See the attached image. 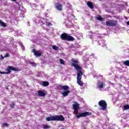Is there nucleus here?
<instances>
[{
	"label": "nucleus",
	"mask_w": 129,
	"mask_h": 129,
	"mask_svg": "<svg viewBox=\"0 0 129 129\" xmlns=\"http://www.w3.org/2000/svg\"><path fill=\"white\" fill-rule=\"evenodd\" d=\"M59 87L62 89H63V90H66L63 91V92L62 94L63 96H67V95H68V94L70 93V91H69L70 88L69 87V86L60 85Z\"/></svg>",
	"instance_id": "4"
},
{
	"label": "nucleus",
	"mask_w": 129,
	"mask_h": 129,
	"mask_svg": "<svg viewBox=\"0 0 129 129\" xmlns=\"http://www.w3.org/2000/svg\"><path fill=\"white\" fill-rule=\"evenodd\" d=\"M126 24H127V25H128V26H129V21H127V22H126Z\"/></svg>",
	"instance_id": "31"
},
{
	"label": "nucleus",
	"mask_w": 129,
	"mask_h": 129,
	"mask_svg": "<svg viewBox=\"0 0 129 129\" xmlns=\"http://www.w3.org/2000/svg\"><path fill=\"white\" fill-rule=\"evenodd\" d=\"M44 129H48L49 128V126L48 125H43Z\"/></svg>",
	"instance_id": "25"
},
{
	"label": "nucleus",
	"mask_w": 129,
	"mask_h": 129,
	"mask_svg": "<svg viewBox=\"0 0 129 129\" xmlns=\"http://www.w3.org/2000/svg\"><path fill=\"white\" fill-rule=\"evenodd\" d=\"M60 38L61 40H66V41H74L75 40V38H74L73 37L68 35L67 33H65L61 34Z\"/></svg>",
	"instance_id": "3"
},
{
	"label": "nucleus",
	"mask_w": 129,
	"mask_h": 129,
	"mask_svg": "<svg viewBox=\"0 0 129 129\" xmlns=\"http://www.w3.org/2000/svg\"><path fill=\"white\" fill-rule=\"evenodd\" d=\"M87 5L90 9H94V6H93V4L91 2H88Z\"/></svg>",
	"instance_id": "14"
},
{
	"label": "nucleus",
	"mask_w": 129,
	"mask_h": 129,
	"mask_svg": "<svg viewBox=\"0 0 129 129\" xmlns=\"http://www.w3.org/2000/svg\"><path fill=\"white\" fill-rule=\"evenodd\" d=\"M32 52L34 53L35 56H38V57L42 56V53L40 51L36 50L35 49H33Z\"/></svg>",
	"instance_id": "9"
},
{
	"label": "nucleus",
	"mask_w": 129,
	"mask_h": 129,
	"mask_svg": "<svg viewBox=\"0 0 129 129\" xmlns=\"http://www.w3.org/2000/svg\"><path fill=\"white\" fill-rule=\"evenodd\" d=\"M30 64H31L32 65V66H33V67H37V64H36V63H35L34 62H30Z\"/></svg>",
	"instance_id": "24"
},
{
	"label": "nucleus",
	"mask_w": 129,
	"mask_h": 129,
	"mask_svg": "<svg viewBox=\"0 0 129 129\" xmlns=\"http://www.w3.org/2000/svg\"><path fill=\"white\" fill-rule=\"evenodd\" d=\"M97 20H98V21H104V18L101 17V16H98V17H97Z\"/></svg>",
	"instance_id": "21"
},
{
	"label": "nucleus",
	"mask_w": 129,
	"mask_h": 129,
	"mask_svg": "<svg viewBox=\"0 0 129 129\" xmlns=\"http://www.w3.org/2000/svg\"><path fill=\"white\" fill-rule=\"evenodd\" d=\"M38 94L41 97H44V96H46V94L42 91H39L38 92Z\"/></svg>",
	"instance_id": "13"
},
{
	"label": "nucleus",
	"mask_w": 129,
	"mask_h": 129,
	"mask_svg": "<svg viewBox=\"0 0 129 129\" xmlns=\"http://www.w3.org/2000/svg\"><path fill=\"white\" fill-rule=\"evenodd\" d=\"M79 61L77 60L72 59V66H73L74 69L77 71V82L80 86L82 87L84 85V83L81 81L83 73L82 71V68L79 66Z\"/></svg>",
	"instance_id": "1"
},
{
	"label": "nucleus",
	"mask_w": 129,
	"mask_h": 129,
	"mask_svg": "<svg viewBox=\"0 0 129 129\" xmlns=\"http://www.w3.org/2000/svg\"><path fill=\"white\" fill-rule=\"evenodd\" d=\"M1 59H2V60H3V59H4V57H2V58L1 57Z\"/></svg>",
	"instance_id": "33"
},
{
	"label": "nucleus",
	"mask_w": 129,
	"mask_h": 129,
	"mask_svg": "<svg viewBox=\"0 0 129 129\" xmlns=\"http://www.w3.org/2000/svg\"><path fill=\"white\" fill-rule=\"evenodd\" d=\"M98 87L100 89H102V88H104L105 85L103 83V82H100L98 84Z\"/></svg>",
	"instance_id": "11"
},
{
	"label": "nucleus",
	"mask_w": 129,
	"mask_h": 129,
	"mask_svg": "<svg viewBox=\"0 0 129 129\" xmlns=\"http://www.w3.org/2000/svg\"><path fill=\"white\" fill-rule=\"evenodd\" d=\"M15 3L18 5L19 6V7H20V4H19V3H18L17 1L15 2Z\"/></svg>",
	"instance_id": "30"
},
{
	"label": "nucleus",
	"mask_w": 129,
	"mask_h": 129,
	"mask_svg": "<svg viewBox=\"0 0 129 129\" xmlns=\"http://www.w3.org/2000/svg\"><path fill=\"white\" fill-rule=\"evenodd\" d=\"M45 119L46 120H47V121H53L55 120H56L57 121H63V120H65V118H64V116L61 115H55L54 116H51L50 117H46Z\"/></svg>",
	"instance_id": "2"
},
{
	"label": "nucleus",
	"mask_w": 129,
	"mask_h": 129,
	"mask_svg": "<svg viewBox=\"0 0 129 129\" xmlns=\"http://www.w3.org/2000/svg\"><path fill=\"white\" fill-rule=\"evenodd\" d=\"M106 25L108 27H116V26H117V21L110 20L109 21H106Z\"/></svg>",
	"instance_id": "6"
},
{
	"label": "nucleus",
	"mask_w": 129,
	"mask_h": 129,
	"mask_svg": "<svg viewBox=\"0 0 129 129\" xmlns=\"http://www.w3.org/2000/svg\"><path fill=\"white\" fill-rule=\"evenodd\" d=\"M10 66H9L6 68L7 72H1L0 71V74H10L11 73V69H10Z\"/></svg>",
	"instance_id": "10"
},
{
	"label": "nucleus",
	"mask_w": 129,
	"mask_h": 129,
	"mask_svg": "<svg viewBox=\"0 0 129 129\" xmlns=\"http://www.w3.org/2000/svg\"><path fill=\"white\" fill-rule=\"evenodd\" d=\"M124 65H125L126 66H129V60H126L124 61L123 62Z\"/></svg>",
	"instance_id": "22"
},
{
	"label": "nucleus",
	"mask_w": 129,
	"mask_h": 129,
	"mask_svg": "<svg viewBox=\"0 0 129 129\" xmlns=\"http://www.w3.org/2000/svg\"><path fill=\"white\" fill-rule=\"evenodd\" d=\"M52 49L53 50H59V47H57V46L56 45H54L53 46H52Z\"/></svg>",
	"instance_id": "23"
},
{
	"label": "nucleus",
	"mask_w": 129,
	"mask_h": 129,
	"mask_svg": "<svg viewBox=\"0 0 129 129\" xmlns=\"http://www.w3.org/2000/svg\"><path fill=\"white\" fill-rule=\"evenodd\" d=\"M9 69H11L12 71H19L18 68H15L14 67L10 66Z\"/></svg>",
	"instance_id": "16"
},
{
	"label": "nucleus",
	"mask_w": 129,
	"mask_h": 129,
	"mask_svg": "<svg viewBox=\"0 0 129 129\" xmlns=\"http://www.w3.org/2000/svg\"><path fill=\"white\" fill-rule=\"evenodd\" d=\"M96 19H97V17H96Z\"/></svg>",
	"instance_id": "34"
},
{
	"label": "nucleus",
	"mask_w": 129,
	"mask_h": 129,
	"mask_svg": "<svg viewBox=\"0 0 129 129\" xmlns=\"http://www.w3.org/2000/svg\"><path fill=\"white\" fill-rule=\"evenodd\" d=\"M98 105L100 107L102 106H107V103L105 100H101V101H99Z\"/></svg>",
	"instance_id": "7"
},
{
	"label": "nucleus",
	"mask_w": 129,
	"mask_h": 129,
	"mask_svg": "<svg viewBox=\"0 0 129 129\" xmlns=\"http://www.w3.org/2000/svg\"><path fill=\"white\" fill-rule=\"evenodd\" d=\"M129 109V105L126 104L124 106V110H127Z\"/></svg>",
	"instance_id": "20"
},
{
	"label": "nucleus",
	"mask_w": 129,
	"mask_h": 129,
	"mask_svg": "<svg viewBox=\"0 0 129 129\" xmlns=\"http://www.w3.org/2000/svg\"><path fill=\"white\" fill-rule=\"evenodd\" d=\"M3 126H9V124L8 123L6 122L3 124Z\"/></svg>",
	"instance_id": "28"
},
{
	"label": "nucleus",
	"mask_w": 129,
	"mask_h": 129,
	"mask_svg": "<svg viewBox=\"0 0 129 129\" xmlns=\"http://www.w3.org/2000/svg\"><path fill=\"white\" fill-rule=\"evenodd\" d=\"M46 23V26H51V25H52V23H51L50 22H45Z\"/></svg>",
	"instance_id": "27"
},
{
	"label": "nucleus",
	"mask_w": 129,
	"mask_h": 129,
	"mask_svg": "<svg viewBox=\"0 0 129 129\" xmlns=\"http://www.w3.org/2000/svg\"><path fill=\"white\" fill-rule=\"evenodd\" d=\"M0 25L4 27V28L7 27V24H6V23H5V22H2L1 21H0Z\"/></svg>",
	"instance_id": "17"
},
{
	"label": "nucleus",
	"mask_w": 129,
	"mask_h": 129,
	"mask_svg": "<svg viewBox=\"0 0 129 129\" xmlns=\"http://www.w3.org/2000/svg\"><path fill=\"white\" fill-rule=\"evenodd\" d=\"M12 2H17V0H11Z\"/></svg>",
	"instance_id": "32"
},
{
	"label": "nucleus",
	"mask_w": 129,
	"mask_h": 129,
	"mask_svg": "<svg viewBox=\"0 0 129 129\" xmlns=\"http://www.w3.org/2000/svg\"><path fill=\"white\" fill-rule=\"evenodd\" d=\"M49 83V82H47V81H44L43 83H42V85L43 86H44V87H46L47 86H48Z\"/></svg>",
	"instance_id": "15"
},
{
	"label": "nucleus",
	"mask_w": 129,
	"mask_h": 129,
	"mask_svg": "<svg viewBox=\"0 0 129 129\" xmlns=\"http://www.w3.org/2000/svg\"><path fill=\"white\" fill-rule=\"evenodd\" d=\"M55 8L57 10V11H59V12L63 11V9H62V5L60 4L59 2L55 4Z\"/></svg>",
	"instance_id": "8"
},
{
	"label": "nucleus",
	"mask_w": 129,
	"mask_h": 129,
	"mask_svg": "<svg viewBox=\"0 0 129 129\" xmlns=\"http://www.w3.org/2000/svg\"><path fill=\"white\" fill-rule=\"evenodd\" d=\"M107 108V106H102V107H100V110H106Z\"/></svg>",
	"instance_id": "18"
},
{
	"label": "nucleus",
	"mask_w": 129,
	"mask_h": 129,
	"mask_svg": "<svg viewBox=\"0 0 129 129\" xmlns=\"http://www.w3.org/2000/svg\"><path fill=\"white\" fill-rule=\"evenodd\" d=\"M92 113L90 112H85L83 113H80L76 115L77 118H80V117H86V116H88L89 115H91Z\"/></svg>",
	"instance_id": "5"
},
{
	"label": "nucleus",
	"mask_w": 129,
	"mask_h": 129,
	"mask_svg": "<svg viewBox=\"0 0 129 129\" xmlns=\"http://www.w3.org/2000/svg\"><path fill=\"white\" fill-rule=\"evenodd\" d=\"M15 105H16V104L15 103H13L11 105V108H15Z\"/></svg>",
	"instance_id": "29"
},
{
	"label": "nucleus",
	"mask_w": 129,
	"mask_h": 129,
	"mask_svg": "<svg viewBox=\"0 0 129 129\" xmlns=\"http://www.w3.org/2000/svg\"><path fill=\"white\" fill-rule=\"evenodd\" d=\"M59 62L60 64H62V65H65V61L63 60L61 58L59 59Z\"/></svg>",
	"instance_id": "19"
},
{
	"label": "nucleus",
	"mask_w": 129,
	"mask_h": 129,
	"mask_svg": "<svg viewBox=\"0 0 129 129\" xmlns=\"http://www.w3.org/2000/svg\"><path fill=\"white\" fill-rule=\"evenodd\" d=\"M73 107L75 111H77L79 109V104H74L73 105Z\"/></svg>",
	"instance_id": "12"
},
{
	"label": "nucleus",
	"mask_w": 129,
	"mask_h": 129,
	"mask_svg": "<svg viewBox=\"0 0 129 129\" xmlns=\"http://www.w3.org/2000/svg\"><path fill=\"white\" fill-rule=\"evenodd\" d=\"M10 53H7L5 55V58H7L8 57H10Z\"/></svg>",
	"instance_id": "26"
}]
</instances>
